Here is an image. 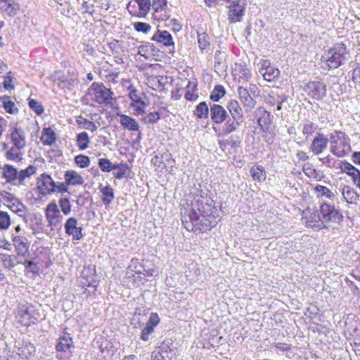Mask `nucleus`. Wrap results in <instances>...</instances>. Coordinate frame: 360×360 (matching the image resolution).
Here are the masks:
<instances>
[{
  "label": "nucleus",
  "mask_w": 360,
  "mask_h": 360,
  "mask_svg": "<svg viewBox=\"0 0 360 360\" xmlns=\"http://www.w3.org/2000/svg\"><path fill=\"white\" fill-rule=\"evenodd\" d=\"M9 208L20 217L25 215V206L18 199H15V202L9 205Z\"/></svg>",
  "instance_id": "42"
},
{
  "label": "nucleus",
  "mask_w": 360,
  "mask_h": 360,
  "mask_svg": "<svg viewBox=\"0 0 360 360\" xmlns=\"http://www.w3.org/2000/svg\"><path fill=\"white\" fill-rule=\"evenodd\" d=\"M11 142L18 150L23 149L26 145L25 133L20 127H14L10 134Z\"/></svg>",
  "instance_id": "21"
},
{
  "label": "nucleus",
  "mask_w": 360,
  "mask_h": 360,
  "mask_svg": "<svg viewBox=\"0 0 360 360\" xmlns=\"http://www.w3.org/2000/svg\"><path fill=\"white\" fill-rule=\"evenodd\" d=\"M81 123L84 124V129L91 132L96 131L98 129V127L92 121L88 120L86 118H82Z\"/></svg>",
  "instance_id": "62"
},
{
  "label": "nucleus",
  "mask_w": 360,
  "mask_h": 360,
  "mask_svg": "<svg viewBox=\"0 0 360 360\" xmlns=\"http://www.w3.org/2000/svg\"><path fill=\"white\" fill-rule=\"evenodd\" d=\"M153 18L158 21H165L169 19V12L167 7L157 13H153Z\"/></svg>",
  "instance_id": "53"
},
{
  "label": "nucleus",
  "mask_w": 360,
  "mask_h": 360,
  "mask_svg": "<svg viewBox=\"0 0 360 360\" xmlns=\"http://www.w3.org/2000/svg\"><path fill=\"white\" fill-rule=\"evenodd\" d=\"M3 84L6 90L13 89L14 88L13 85L12 84V77L11 72H8L4 77Z\"/></svg>",
  "instance_id": "63"
},
{
  "label": "nucleus",
  "mask_w": 360,
  "mask_h": 360,
  "mask_svg": "<svg viewBox=\"0 0 360 360\" xmlns=\"http://www.w3.org/2000/svg\"><path fill=\"white\" fill-rule=\"evenodd\" d=\"M340 168L342 172L347 173L352 178V179L356 178V176L360 174V171L359 169L347 162H342Z\"/></svg>",
  "instance_id": "38"
},
{
  "label": "nucleus",
  "mask_w": 360,
  "mask_h": 360,
  "mask_svg": "<svg viewBox=\"0 0 360 360\" xmlns=\"http://www.w3.org/2000/svg\"><path fill=\"white\" fill-rule=\"evenodd\" d=\"M226 94L224 87L221 85H217L210 94V99L213 101H218Z\"/></svg>",
  "instance_id": "41"
},
{
  "label": "nucleus",
  "mask_w": 360,
  "mask_h": 360,
  "mask_svg": "<svg viewBox=\"0 0 360 360\" xmlns=\"http://www.w3.org/2000/svg\"><path fill=\"white\" fill-rule=\"evenodd\" d=\"M91 89L94 91L95 101L99 104H110L113 99V93L110 89L105 87L103 84L94 82L91 84Z\"/></svg>",
  "instance_id": "7"
},
{
  "label": "nucleus",
  "mask_w": 360,
  "mask_h": 360,
  "mask_svg": "<svg viewBox=\"0 0 360 360\" xmlns=\"http://www.w3.org/2000/svg\"><path fill=\"white\" fill-rule=\"evenodd\" d=\"M153 330L154 327L146 323V326L142 330L141 339L144 341H147L148 340L149 335L151 334Z\"/></svg>",
  "instance_id": "60"
},
{
  "label": "nucleus",
  "mask_w": 360,
  "mask_h": 360,
  "mask_svg": "<svg viewBox=\"0 0 360 360\" xmlns=\"http://www.w3.org/2000/svg\"><path fill=\"white\" fill-rule=\"evenodd\" d=\"M37 188L42 195L53 193L56 191V183L52 179L50 175L45 173L38 178Z\"/></svg>",
  "instance_id": "14"
},
{
  "label": "nucleus",
  "mask_w": 360,
  "mask_h": 360,
  "mask_svg": "<svg viewBox=\"0 0 360 360\" xmlns=\"http://www.w3.org/2000/svg\"><path fill=\"white\" fill-rule=\"evenodd\" d=\"M128 91H129V97L131 100V102H135V101L142 100L141 98L140 97L139 94H138V91L132 85H130L128 87Z\"/></svg>",
  "instance_id": "58"
},
{
  "label": "nucleus",
  "mask_w": 360,
  "mask_h": 360,
  "mask_svg": "<svg viewBox=\"0 0 360 360\" xmlns=\"http://www.w3.org/2000/svg\"><path fill=\"white\" fill-rule=\"evenodd\" d=\"M193 114L198 119H206L209 116V107L206 102L203 101L196 105Z\"/></svg>",
  "instance_id": "34"
},
{
  "label": "nucleus",
  "mask_w": 360,
  "mask_h": 360,
  "mask_svg": "<svg viewBox=\"0 0 360 360\" xmlns=\"http://www.w3.org/2000/svg\"><path fill=\"white\" fill-rule=\"evenodd\" d=\"M13 243L18 256L26 257L29 255L30 243L22 236H13Z\"/></svg>",
  "instance_id": "20"
},
{
  "label": "nucleus",
  "mask_w": 360,
  "mask_h": 360,
  "mask_svg": "<svg viewBox=\"0 0 360 360\" xmlns=\"http://www.w3.org/2000/svg\"><path fill=\"white\" fill-rule=\"evenodd\" d=\"M19 9V4L14 0H0V11L5 15L13 17Z\"/></svg>",
  "instance_id": "22"
},
{
  "label": "nucleus",
  "mask_w": 360,
  "mask_h": 360,
  "mask_svg": "<svg viewBox=\"0 0 360 360\" xmlns=\"http://www.w3.org/2000/svg\"><path fill=\"white\" fill-rule=\"evenodd\" d=\"M21 155L22 153L18 152L16 148H11L6 152V157L8 160H15L19 158V156Z\"/></svg>",
  "instance_id": "59"
},
{
  "label": "nucleus",
  "mask_w": 360,
  "mask_h": 360,
  "mask_svg": "<svg viewBox=\"0 0 360 360\" xmlns=\"http://www.w3.org/2000/svg\"><path fill=\"white\" fill-rule=\"evenodd\" d=\"M330 152L338 158L344 157L351 151L349 139L342 131H335L330 136Z\"/></svg>",
  "instance_id": "4"
},
{
  "label": "nucleus",
  "mask_w": 360,
  "mask_h": 360,
  "mask_svg": "<svg viewBox=\"0 0 360 360\" xmlns=\"http://www.w3.org/2000/svg\"><path fill=\"white\" fill-rule=\"evenodd\" d=\"M138 53L146 59H149L152 56V46L149 44L140 46Z\"/></svg>",
  "instance_id": "50"
},
{
  "label": "nucleus",
  "mask_w": 360,
  "mask_h": 360,
  "mask_svg": "<svg viewBox=\"0 0 360 360\" xmlns=\"http://www.w3.org/2000/svg\"><path fill=\"white\" fill-rule=\"evenodd\" d=\"M342 196L348 203H356L359 195L354 188L349 186H344L342 192Z\"/></svg>",
  "instance_id": "32"
},
{
  "label": "nucleus",
  "mask_w": 360,
  "mask_h": 360,
  "mask_svg": "<svg viewBox=\"0 0 360 360\" xmlns=\"http://www.w3.org/2000/svg\"><path fill=\"white\" fill-rule=\"evenodd\" d=\"M73 347L72 338L70 333L63 331V334L58 338V343L56 346L57 352H66Z\"/></svg>",
  "instance_id": "23"
},
{
  "label": "nucleus",
  "mask_w": 360,
  "mask_h": 360,
  "mask_svg": "<svg viewBox=\"0 0 360 360\" xmlns=\"http://www.w3.org/2000/svg\"><path fill=\"white\" fill-rule=\"evenodd\" d=\"M146 106V103L142 101H138L135 102H131V107L133 108V110L135 112L136 115H141L144 112L145 108Z\"/></svg>",
  "instance_id": "45"
},
{
  "label": "nucleus",
  "mask_w": 360,
  "mask_h": 360,
  "mask_svg": "<svg viewBox=\"0 0 360 360\" xmlns=\"http://www.w3.org/2000/svg\"><path fill=\"white\" fill-rule=\"evenodd\" d=\"M134 27L137 32H141L143 33L148 32L151 27L149 24L142 22H137L134 24Z\"/></svg>",
  "instance_id": "55"
},
{
  "label": "nucleus",
  "mask_w": 360,
  "mask_h": 360,
  "mask_svg": "<svg viewBox=\"0 0 360 360\" xmlns=\"http://www.w3.org/2000/svg\"><path fill=\"white\" fill-rule=\"evenodd\" d=\"M46 217L51 226H58L63 220L58 206L56 202H50L46 207Z\"/></svg>",
  "instance_id": "15"
},
{
  "label": "nucleus",
  "mask_w": 360,
  "mask_h": 360,
  "mask_svg": "<svg viewBox=\"0 0 360 360\" xmlns=\"http://www.w3.org/2000/svg\"><path fill=\"white\" fill-rule=\"evenodd\" d=\"M328 141V139L323 134L317 133L309 148L314 155H319L327 148Z\"/></svg>",
  "instance_id": "18"
},
{
  "label": "nucleus",
  "mask_w": 360,
  "mask_h": 360,
  "mask_svg": "<svg viewBox=\"0 0 360 360\" xmlns=\"http://www.w3.org/2000/svg\"><path fill=\"white\" fill-rule=\"evenodd\" d=\"M350 58V53L343 43H337L321 56V68L325 70L337 69Z\"/></svg>",
  "instance_id": "2"
},
{
  "label": "nucleus",
  "mask_w": 360,
  "mask_h": 360,
  "mask_svg": "<svg viewBox=\"0 0 360 360\" xmlns=\"http://www.w3.org/2000/svg\"><path fill=\"white\" fill-rule=\"evenodd\" d=\"M2 177L7 183H13L18 179V169L13 165H5L3 168Z\"/></svg>",
  "instance_id": "28"
},
{
  "label": "nucleus",
  "mask_w": 360,
  "mask_h": 360,
  "mask_svg": "<svg viewBox=\"0 0 360 360\" xmlns=\"http://www.w3.org/2000/svg\"><path fill=\"white\" fill-rule=\"evenodd\" d=\"M152 40L161 43L166 46L174 45L172 34L167 31L158 30L152 37Z\"/></svg>",
  "instance_id": "26"
},
{
  "label": "nucleus",
  "mask_w": 360,
  "mask_h": 360,
  "mask_svg": "<svg viewBox=\"0 0 360 360\" xmlns=\"http://www.w3.org/2000/svg\"><path fill=\"white\" fill-rule=\"evenodd\" d=\"M150 7V0H134L129 1L126 8L131 15L141 16L149 13Z\"/></svg>",
  "instance_id": "8"
},
{
  "label": "nucleus",
  "mask_w": 360,
  "mask_h": 360,
  "mask_svg": "<svg viewBox=\"0 0 360 360\" xmlns=\"http://www.w3.org/2000/svg\"><path fill=\"white\" fill-rule=\"evenodd\" d=\"M205 201H207L206 199L200 197L195 198L192 202V212L189 214L190 221L188 222L186 219H182L187 230L205 232L211 229H205L209 224V219H207L206 213L211 210V206Z\"/></svg>",
  "instance_id": "1"
},
{
  "label": "nucleus",
  "mask_w": 360,
  "mask_h": 360,
  "mask_svg": "<svg viewBox=\"0 0 360 360\" xmlns=\"http://www.w3.org/2000/svg\"><path fill=\"white\" fill-rule=\"evenodd\" d=\"M0 259L4 268L11 269L14 267L12 256L7 254H0Z\"/></svg>",
  "instance_id": "46"
},
{
  "label": "nucleus",
  "mask_w": 360,
  "mask_h": 360,
  "mask_svg": "<svg viewBox=\"0 0 360 360\" xmlns=\"http://www.w3.org/2000/svg\"><path fill=\"white\" fill-rule=\"evenodd\" d=\"M259 72L268 82L274 81L280 75V70L271 65L269 60H262L258 63Z\"/></svg>",
  "instance_id": "13"
},
{
  "label": "nucleus",
  "mask_w": 360,
  "mask_h": 360,
  "mask_svg": "<svg viewBox=\"0 0 360 360\" xmlns=\"http://www.w3.org/2000/svg\"><path fill=\"white\" fill-rule=\"evenodd\" d=\"M117 115L120 117V123L124 128L133 131L139 129V124L135 119L120 113H117Z\"/></svg>",
  "instance_id": "24"
},
{
  "label": "nucleus",
  "mask_w": 360,
  "mask_h": 360,
  "mask_svg": "<svg viewBox=\"0 0 360 360\" xmlns=\"http://www.w3.org/2000/svg\"><path fill=\"white\" fill-rule=\"evenodd\" d=\"M227 108L231 117L229 116V119L223 127L222 134L224 136L237 131L244 121L243 109L238 101L235 99L229 101L227 103Z\"/></svg>",
  "instance_id": "3"
},
{
  "label": "nucleus",
  "mask_w": 360,
  "mask_h": 360,
  "mask_svg": "<svg viewBox=\"0 0 360 360\" xmlns=\"http://www.w3.org/2000/svg\"><path fill=\"white\" fill-rule=\"evenodd\" d=\"M198 47L201 51L210 49V38L203 28L200 27L197 30Z\"/></svg>",
  "instance_id": "29"
},
{
  "label": "nucleus",
  "mask_w": 360,
  "mask_h": 360,
  "mask_svg": "<svg viewBox=\"0 0 360 360\" xmlns=\"http://www.w3.org/2000/svg\"><path fill=\"white\" fill-rule=\"evenodd\" d=\"M126 278L129 280V282L133 283H138L139 281H141L142 278H138L137 274L132 271L127 270L126 272Z\"/></svg>",
  "instance_id": "61"
},
{
  "label": "nucleus",
  "mask_w": 360,
  "mask_h": 360,
  "mask_svg": "<svg viewBox=\"0 0 360 360\" xmlns=\"http://www.w3.org/2000/svg\"><path fill=\"white\" fill-rule=\"evenodd\" d=\"M257 124L263 131H269L271 129L272 124V117L270 112L267 111L263 107H259L255 112Z\"/></svg>",
  "instance_id": "11"
},
{
  "label": "nucleus",
  "mask_w": 360,
  "mask_h": 360,
  "mask_svg": "<svg viewBox=\"0 0 360 360\" xmlns=\"http://www.w3.org/2000/svg\"><path fill=\"white\" fill-rule=\"evenodd\" d=\"M250 174L255 181L262 182L266 179V172L262 165L252 167L250 169Z\"/></svg>",
  "instance_id": "33"
},
{
  "label": "nucleus",
  "mask_w": 360,
  "mask_h": 360,
  "mask_svg": "<svg viewBox=\"0 0 360 360\" xmlns=\"http://www.w3.org/2000/svg\"><path fill=\"white\" fill-rule=\"evenodd\" d=\"M245 0H233L229 6L228 19L230 22L241 20L245 12Z\"/></svg>",
  "instance_id": "10"
},
{
  "label": "nucleus",
  "mask_w": 360,
  "mask_h": 360,
  "mask_svg": "<svg viewBox=\"0 0 360 360\" xmlns=\"http://www.w3.org/2000/svg\"><path fill=\"white\" fill-rule=\"evenodd\" d=\"M58 206L64 215H69L72 210V205L67 197L60 198L58 200Z\"/></svg>",
  "instance_id": "39"
},
{
  "label": "nucleus",
  "mask_w": 360,
  "mask_h": 360,
  "mask_svg": "<svg viewBox=\"0 0 360 360\" xmlns=\"http://www.w3.org/2000/svg\"><path fill=\"white\" fill-rule=\"evenodd\" d=\"M160 114L158 112H152L147 115L143 119V121L145 123L148 124H154L158 122L160 120Z\"/></svg>",
  "instance_id": "54"
},
{
  "label": "nucleus",
  "mask_w": 360,
  "mask_h": 360,
  "mask_svg": "<svg viewBox=\"0 0 360 360\" xmlns=\"http://www.w3.org/2000/svg\"><path fill=\"white\" fill-rule=\"evenodd\" d=\"M238 96L247 112H250L256 105V101L251 96L250 91L243 86L238 89Z\"/></svg>",
  "instance_id": "19"
},
{
  "label": "nucleus",
  "mask_w": 360,
  "mask_h": 360,
  "mask_svg": "<svg viewBox=\"0 0 360 360\" xmlns=\"http://www.w3.org/2000/svg\"><path fill=\"white\" fill-rule=\"evenodd\" d=\"M172 355L171 350L165 349L161 347L158 351L153 352L151 360H171Z\"/></svg>",
  "instance_id": "35"
},
{
  "label": "nucleus",
  "mask_w": 360,
  "mask_h": 360,
  "mask_svg": "<svg viewBox=\"0 0 360 360\" xmlns=\"http://www.w3.org/2000/svg\"><path fill=\"white\" fill-rule=\"evenodd\" d=\"M316 126L311 122H307L304 124L302 128V133L306 136V139H308L310 136H311L316 130Z\"/></svg>",
  "instance_id": "48"
},
{
  "label": "nucleus",
  "mask_w": 360,
  "mask_h": 360,
  "mask_svg": "<svg viewBox=\"0 0 360 360\" xmlns=\"http://www.w3.org/2000/svg\"><path fill=\"white\" fill-rule=\"evenodd\" d=\"M319 212L321 219L323 220V224L325 222L338 223L343 218L342 214L334 206L326 202L321 205Z\"/></svg>",
  "instance_id": "9"
},
{
  "label": "nucleus",
  "mask_w": 360,
  "mask_h": 360,
  "mask_svg": "<svg viewBox=\"0 0 360 360\" xmlns=\"http://www.w3.org/2000/svg\"><path fill=\"white\" fill-rule=\"evenodd\" d=\"M314 191L319 197H326L328 199H333L335 197L334 193L325 186L317 185L314 188Z\"/></svg>",
  "instance_id": "37"
},
{
  "label": "nucleus",
  "mask_w": 360,
  "mask_h": 360,
  "mask_svg": "<svg viewBox=\"0 0 360 360\" xmlns=\"http://www.w3.org/2000/svg\"><path fill=\"white\" fill-rule=\"evenodd\" d=\"M151 7L153 10V13H157L159 11L167 7L166 0H153Z\"/></svg>",
  "instance_id": "51"
},
{
  "label": "nucleus",
  "mask_w": 360,
  "mask_h": 360,
  "mask_svg": "<svg viewBox=\"0 0 360 360\" xmlns=\"http://www.w3.org/2000/svg\"><path fill=\"white\" fill-rule=\"evenodd\" d=\"M101 192L102 193L101 200L103 203L106 205H110L115 198L113 188L108 185L101 188Z\"/></svg>",
  "instance_id": "36"
},
{
  "label": "nucleus",
  "mask_w": 360,
  "mask_h": 360,
  "mask_svg": "<svg viewBox=\"0 0 360 360\" xmlns=\"http://www.w3.org/2000/svg\"><path fill=\"white\" fill-rule=\"evenodd\" d=\"M75 163L82 168H85L89 166L90 160L88 156L79 155L75 158Z\"/></svg>",
  "instance_id": "52"
},
{
  "label": "nucleus",
  "mask_w": 360,
  "mask_h": 360,
  "mask_svg": "<svg viewBox=\"0 0 360 360\" xmlns=\"http://www.w3.org/2000/svg\"><path fill=\"white\" fill-rule=\"evenodd\" d=\"M98 166L104 172H110L112 170V163L106 158H100L98 160Z\"/></svg>",
  "instance_id": "47"
},
{
  "label": "nucleus",
  "mask_w": 360,
  "mask_h": 360,
  "mask_svg": "<svg viewBox=\"0 0 360 360\" xmlns=\"http://www.w3.org/2000/svg\"><path fill=\"white\" fill-rule=\"evenodd\" d=\"M206 214L207 216V219H209V224L208 226H206L205 229H212L214 227L218 224L219 219L212 213V210L209 212L206 213Z\"/></svg>",
  "instance_id": "56"
},
{
  "label": "nucleus",
  "mask_w": 360,
  "mask_h": 360,
  "mask_svg": "<svg viewBox=\"0 0 360 360\" xmlns=\"http://www.w3.org/2000/svg\"><path fill=\"white\" fill-rule=\"evenodd\" d=\"M35 353V346L30 342H23L17 349V354L23 359H28Z\"/></svg>",
  "instance_id": "27"
},
{
  "label": "nucleus",
  "mask_w": 360,
  "mask_h": 360,
  "mask_svg": "<svg viewBox=\"0 0 360 360\" xmlns=\"http://www.w3.org/2000/svg\"><path fill=\"white\" fill-rule=\"evenodd\" d=\"M16 319L21 325L29 326L37 321L38 314L31 304H22L18 306Z\"/></svg>",
  "instance_id": "5"
},
{
  "label": "nucleus",
  "mask_w": 360,
  "mask_h": 360,
  "mask_svg": "<svg viewBox=\"0 0 360 360\" xmlns=\"http://www.w3.org/2000/svg\"><path fill=\"white\" fill-rule=\"evenodd\" d=\"M29 107L37 115H41L44 112V108L40 102L34 99L29 101Z\"/></svg>",
  "instance_id": "49"
},
{
  "label": "nucleus",
  "mask_w": 360,
  "mask_h": 360,
  "mask_svg": "<svg viewBox=\"0 0 360 360\" xmlns=\"http://www.w3.org/2000/svg\"><path fill=\"white\" fill-rule=\"evenodd\" d=\"M278 94H269L264 97V101L266 104L270 106H274L278 102V100L281 98Z\"/></svg>",
  "instance_id": "57"
},
{
  "label": "nucleus",
  "mask_w": 360,
  "mask_h": 360,
  "mask_svg": "<svg viewBox=\"0 0 360 360\" xmlns=\"http://www.w3.org/2000/svg\"><path fill=\"white\" fill-rule=\"evenodd\" d=\"M307 95L314 100L319 101L326 95V85L320 79L307 82L303 88Z\"/></svg>",
  "instance_id": "6"
},
{
  "label": "nucleus",
  "mask_w": 360,
  "mask_h": 360,
  "mask_svg": "<svg viewBox=\"0 0 360 360\" xmlns=\"http://www.w3.org/2000/svg\"><path fill=\"white\" fill-rule=\"evenodd\" d=\"M37 172V168L34 165H29L27 168L24 169H21L20 172H18V179L17 181L19 184H24V181L30 178L32 175L34 174Z\"/></svg>",
  "instance_id": "30"
},
{
  "label": "nucleus",
  "mask_w": 360,
  "mask_h": 360,
  "mask_svg": "<svg viewBox=\"0 0 360 360\" xmlns=\"http://www.w3.org/2000/svg\"><path fill=\"white\" fill-rule=\"evenodd\" d=\"M11 225V218L6 212L0 211V229L7 230Z\"/></svg>",
  "instance_id": "44"
},
{
  "label": "nucleus",
  "mask_w": 360,
  "mask_h": 360,
  "mask_svg": "<svg viewBox=\"0 0 360 360\" xmlns=\"http://www.w3.org/2000/svg\"><path fill=\"white\" fill-rule=\"evenodd\" d=\"M127 270L134 271L137 274V277L141 278L143 266L138 259L133 258L130 262Z\"/></svg>",
  "instance_id": "43"
},
{
  "label": "nucleus",
  "mask_w": 360,
  "mask_h": 360,
  "mask_svg": "<svg viewBox=\"0 0 360 360\" xmlns=\"http://www.w3.org/2000/svg\"><path fill=\"white\" fill-rule=\"evenodd\" d=\"M210 117L215 124H221L229 119V115L225 108L218 104H213L210 106Z\"/></svg>",
  "instance_id": "17"
},
{
  "label": "nucleus",
  "mask_w": 360,
  "mask_h": 360,
  "mask_svg": "<svg viewBox=\"0 0 360 360\" xmlns=\"http://www.w3.org/2000/svg\"><path fill=\"white\" fill-rule=\"evenodd\" d=\"M64 177L66 184L70 186H76L84 184L83 177L75 170L66 171Z\"/></svg>",
  "instance_id": "25"
},
{
  "label": "nucleus",
  "mask_w": 360,
  "mask_h": 360,
  "mask_svg": "<svg viewBox=\"0 0 360 360\" xmlns=\"http://www.w3.org/2000/svg\"><path fill=\"white\" fill-rule=\"evenodd\" d=\"M41 140L44 145L51 146L56 140V134L51 128H44Z\"/></svg>",
  "instance_id": "31"
},
{
  "label": "nucleus",
  "mask_w": 360,
  "mask_h": 360,
  "mask_svg": "<svg viewBox=\"0 0 360 360\" xmlns=\"http://www.w3.org/2000/svg\"><path fill=\"white\" fill-rule=\"evenodd\" d=\"M77 220L75 217L69 218L64 226L65 233L72 236V240H79L82 238V228L77 226Z\"/></svg>",
  "instance_id": "16"
},
{
  "label": "nucleus",
  "mask_w": 360,
  "mask_h": 360,
  "mask_svg": "<svg viewBox=\"0 0 360 360\" xmlns=\"http://www.w3.org/2000/svg\"><path fill=\"white\" fill-rule=\"evenodd\" d=\"M89 138L86 132L83 131L77 136V144L80 150H84L88 147Z\"/></svg>",
  "instance_id": "40"
},
{
  "label": "nucleus",
  "mask_w": 360,
  "mask_h": 360,
  "mask_svg": "<svg viewBox=\"0 0 360 360\" xmlns=\"http://www.w3.org/2000/svg\"><path fill=\"white\" fill-rule=\"evenodd\" d=\"M304 214V223L307 227L314 229L321 230L327 228L326 225L323 224L321 217L316 210H306L303 212Z\"/></svg>",
  "instance_id": "12"
},
{
  "label": "nucleus",
  "mask_w": 360,
  "mask_h": 360,
  "mask_svg": "<svg viewBox=\"0 0 360 360\" xmlns=\"http://www.w3.org/2000/svg\"><path fill=\"white\" fill-rule=\"evenodd\" d=\"M3 103L4 110L10 114H13L15 111H17V108L15 107V104L13 103V102L10 101H4Z\"/></svg>",
  "instance_id": "64"
}]
</instances>
